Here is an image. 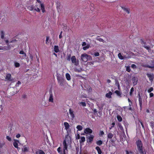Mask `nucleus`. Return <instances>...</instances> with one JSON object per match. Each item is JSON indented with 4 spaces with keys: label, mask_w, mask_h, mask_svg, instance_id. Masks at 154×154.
<instances>
[{
    "label": "nucleus",
    "mask_w": 154,
    "mask_h": 154,
    "mask_svg": "<svg viewBox=\"0 0 154 154\" xmlns=\"http://www.w3.org/2000/svg\"><path fill=\"white\" fill-rule=\"evenodd\" d=\"M58 82L59 85L61 86L63 85L64 79L61 76L58 75L57 77Z\"/></svg>",
    "instance_id": "nucleus-1"
},
{
    "label": "nucleus",
    "mask_w": 154,
    "mask_h": 154,
    "mask_svg": "<svg viewBox=\"0 0 154 154\" xmlns=\"http://www.w3.org/2000/svg\"><path fill=\"white\" fill-rule=\"evenodd\" d=\"M71 60L72 63L76 66H78L79 64V61L77 60L75 56H72L71 58Z\"/></svg>",
    "instance_id": "nucleus-2"
},
{
    "label": "nucleus",
    "mask_w": 154,
    "mask_h": 154,
    "mask_svg": "<svg viewBox=\"0 0 154 154\" xmlns=\"http://www.w3.org/2000/svg\"><path fill=\"white\" fill-rule=\"evenodd\" d=\"M87 54L84 53L82 54L81 56V58L82 61L86 62L87 61Z\"/></svg>",
    "instance_id": "nucleus-3"
},
{
    "label": "nucleus",
    "mask_w": 154,
    "mask_h": 154,
    "mask_svg": "<svg viewBox=\"0 0 154 154\" xmlns=\"http://www.w3.org/2000/svg\"><path fill=\"white\" fill-rule=\"evenodd\" d=\"M137 149L143 147L142 141L140 140H138L136 142Z\"/></svg>",
    "instance_id": "nucleus-4"
},
{
    "label": "nucleus",
    "mask_w": 154,
    "mask_h": 154,
    "mask_svg": "<svg viewBox=\"0 0 154 154\" xmlns=\"http://www.w3.org/2000/svg\"><path fill=\"white\" fill-rule=\"evenodd\" d=\"M137 149L139 152L140 154H146V151L145 149L143 148V147Z\"/></svg>",
    "instance_id": "nucleus-5"
},
{
    "label": "nucleus",
    "mask_w": 154,
    "mask_h": 154,
    "mask_svg": "<svg viewBox=\"0 0 154 154\" xmlns=\"http://www.w3.org/2000/svg\"><path fill=\"white\" fill-rule=\"evenodd\" d=\"M87 138H88L87 142L91 143L93 140L94 136L91 135L87 137Z\"/></svg>",
    "instance_id": "nucleus-6"
},
{
    "label": "nucleus",
    "mask_w": 154,
    "mask_h": 154,
    "mask_svg": "<svg viewBox=\"0 0 154 154\" xmlns=\"http://www.w3.org/2000/svg\"><path fill=\"white\" fill-rule=\"evenodd\" d=\"M14 142L13 143V145L15 147L17 148L18 149H20L18 146V143H19V141L17 140H14Z\"/></svg>",
    "instance_id": "nucleus-7"
},
{
    "label": "nucleus",
    "mask_w": 154,
    "mask_h": 154,
    "mask_svg": "<svg viewBox=\"0 0 154 154\" xmlns=\"http://www.w3.org/2000/svg\"><path fill=\"white\" fill-rule=\"evenodd\" d=\"M63 149H66L67 152H68V150L67 149L68 145L67 144L66 141L65 140H64L63 143Z\"/></svg>",
    "instance_id": "nucleus-8"
},
{
    "label": "nucleus",
    "mask_w": 154,
    "mask_h": 154,
    "mask_svg": "<svg viewBox=\"0 0 154 154\" xmlns=\"http://www.w3.org/2000/svg\"><path fill=\"white\" fill-rule=\"evenodd\" d=\"M138 81V79L137 77H134L132 79V81L134 85H136L137 84Z\"/></svg>",
    "instance_id": "nucleus-9"
},
{
    "label": "nucleus",
    "mask_w": 154,
    "mask_h": 154,
    "mask_svg": "<svg viewBox=\"0 0 154 154\" xmlns=\"http://www.w3.org/2000/svg\"><path fill=\"white\" fill-rule=\"evenodd\" d=\"M92 132V131L91 129L89 128H86L84 131V133L88 134H91Z\"/></svg>",
    "instance_id": "nucleus-10"
},
{
    "label": "nucleus",
    "mask_w": 154,
    "mask_h": 154,
    "mask_svg": "<svg viewBox=\"0 0 154 154\" xmlns=\"http://www.w3.org/2000/svg\"><path fill=\"white\" fill-rule=\"evenodd\" d=\"M53 95L51 91H50V97L49 99V101L50 102H53Z\"/></svg>",
    "instance_id": "nucleus-11"
},
{
    "label": "nucleus",
    "mask_w": 154,
    "mask_h": 154,
    "mask_svg": "<svg viewBox=\"0 0 154 154\" xmlns=\"http://www.w3.org/2000/svg\"><path fill=\"white\" fill-rule=\"evenodd\" d=\"M96 39H97V40L98 41H99L100 42H102L103 43H106V41H104L102 38H100L99 36H97L96 37Z\"/></svg>",
    "instance_id": "nucleus-12"
},
{
    "label": "nucleus",
    "mask_w": 154,
    "mask_h": 154,
    "mask_svg": "<svg viewBox=\"0 0 154 154\" xmlns=\"http://www.w3.org/2000/svg\"><path fill=\"white\" fill-rule=\"evenodd\" d=\"M122 9L126 11L128 14H129L130 13V9L129 8H126L125 7H123V6H121V7Z\"/></svg>",
    "instance_id": "nucleus-13"
},
{
    "label": "nucleus",
    "mask_w": 154,
    "mask_h": 154,
    "mask_svg": "<svg viewBox=\"0 0 154 154\" xmlns=\"http://www.w3.org/2000/svg\"><path fill=\"white\" fill-rule=\"evenodd\" d=\"M5 42H6L7 45L8 46L7 47H6V48H4V49L5 50H10L11 48V47L10 45H9L8 44V40H5Z\"/></svg>",
    "instance_id": "nucleus-14"
},
{
    "label": "nucleus",
    "mask_w": 154,
    "mask_h": 154,
    "mask_svg": "<svg viewBox=\"0 0 154 154\" xmlns=\"http://www.w3.org/2000/svg\"><path fill=\"white\" fill-rule=\"evenodd\" d=\"M11 75L10 74L8 73L6 75L5 79L8 81H12V79H11Z\"/></svg>",
    "instance_id": "nucleus-15"
},
{
    "label": "nucleus",
    "mask_w": 154,
    "mask_h": 154,
    "mask_svg": "<svg viewBox=\"0 0 154 154\" xmlns=\"http://www.w3.org/2000/svg\"><path fill=\"white\" fill-rule=\"evenodd\" d=\"M112 93L111 91H109L108 93H107L106 95V97L108 98H112L111 95Z\"/></svg>",
    "instance_id": "nucleus-16"
},
{
    "label": "nucleus",
    "mask_w": 154,
    "mask_h": 154,
    "mask_svg": "<svg viewBox=\"0 0 154 154\" xmlns=\"http://www.w3.org/2000/svg\"><path fill=\"white\" fill-rule=\"evenodd\" d=\"M69 113L71 115V117H72V119H73L74 117V111L71 110V109H69Z\"/></svg>",
    "instance_id": "nucleus-17"
},
{
    "label": "nucleus",
    "mask_w": 154,
    "mask_h": 154,
    "mask_svg": "<svg viewBox=\"0 0 154 154\" xmlns=\"http://www.w3.org/2000/svg\"><path fill=\"white\" fill-rule=\"evenodd\" d=\"M22 150L24 152H27L29 150V148L26 146H23V148L22 149Z\"/></svg>",
    "instance_id": "nucleus-18"
},
{
    "label": "nucleus",
    "mask_w": 154,
    "mask_h": 154,
    "mask_svg": "<svg viewBox=\"0 0 154 154\" xmlns=\"http://www.w3.org/2000/svg\"><path fill=\"white\" fill-rule=\"evenodd\" d=\"M64 125L65 127V129L66 130L68 129L69 128V124L67 122H65L64 123Z\"/></svg>",
    "instance_id": "nucleus-19"
},
{
    "label": "nucleus",
    "mask_w": 154,
    "mask_h": 154,
    "mask_svg": "<svg viewBox=\"0 0 154 154\" xmlns=\"http://www.w3.org/2000/svg\"><path fill=\"white\" fill-rule=\"evenodd\" d=\"M115 93L118 96L121 97V95L122 94V93H121L120 91L118 90H116L115 91Z\"/></svg>",
    "instance_id": "nucleus-20"
},
{
    "label": "nucleus",
    "mask_w": 154,
    "mask_h": 154,
    "mask_svg": "<svg viewBox=\"0 0 154 154\" xmlns=\"http://www.w3.org/2000/svg\"><path fill=\"white\" fill-rule=\"evenodd\" d=\"M36 154H45L44 152L41 150L39 149L36 152Z\"/></svg>",
    "instance_id": "nucleus-21"
},
{
    "label": "nucleus",
    "mask_w": 154,
    "mask_h": 154,
    "mask_svg": "<svg viewBox=\"0 0 154 154\" xmlns=\"http://www.w3.org/2000/svg\"><path fill=\"white\" fill-rule=\"evenodd\" d=\"M118 56L119 58L121 60H123L125 59L126 58L125 57H123L122 56L121 53H119L118 54Z\"/></svg>",
    "instance_id": "nucleus-22"
},
{
    "label": "nucleus",
    "mask_w": 154,
    "mask_h": 154,
    "mask_svg": "<svg viewBox=\"0 0 154 154\" xmlns=\"http://www.w3.org/2000/svg\"><path fill=\"white\" fill-rule=\"evenodd\" d=\"M146 67L150 68H154V60L152 62V64L151 66L147 65Z\"/></svg>",
    "instance_id": "nucleus-23"
},
{
    "label": "nucleus",
    "mask_w": 154,
    "mask_h": 154,
    "mask_svg": "<svg viewBox=\"0 0 154 154\" xmlns=\"http://www.w3.org/2000/svg\"><path fill=\"white\" fill-rule=\"evenodd\" d=\"M139 104L140 106V109H142V98H139Z\"/></svg>",
    "instance_id": "nucleus-24"
},
{
    "label": "nucleus",
    "mask_w": 154,
    "mask_h": 154,
    "mask_svg": "<svg viewBox=\"0 0 154 154\" xmlns=\"http://www.w3.org/2000/svg\"><path fill=\"white\" fill-rule=\"evenodd\" d=\"M147 75L150 81H152L153 80V77L152 75L149 74H147Z\"/></svg>",
    "instance_id": "nucleus-25"
},
{
    "label": "nucleus",
    "mask_w": 154,
    "mask_h": 154,
    "mask_svg": "<svg viewBox=\"0 0 154 154\" xmlns=\"http://www.w3.org/2000/svg\"><path fill=\"white\" fill-rule=\"evenodd\" d=\"M54 50L56 53L58 52L59 51V47L58 46L55 45L54 47Z\"/></svg>",
    "instance_id": "nucleus-26"
},
{
    "label": "nucleus",
    "mask_w": 154,
    "mask_h": 154,
    "mask_svg": "<svg viewBox=\"0 0 154 154\" xmlns=\"http://www.w3.org/2000/svg\"><path fill=\"white\" fill-rule=\"evenodd\" d=\"M96 149L98 153L99 154H101V153L102 151H101L100 148L99 147L97 146L96 147Z\"/></svg>",
    "instance_id": "nucleus-27"
},
{
    "label": "nucleus",
    "mask_w": 154,
    "mask_h": 154,
    "mask_svg": "<svg viewBox=\"0 0 154 154\" xmlns=\"http://www.w3.org/2000/svg\"><path fill=\"white\" fill-rule=\"evenodd\" d=\"M41 6L42 12L44 13L45 11L44 5L43 4L41 3Z\"/></svg>",
    "instance_id": "nucleus-28"
},
{
    "label": "nucleus",
    "mask_w": 154,
    "mask_h": 154,
    "mask_svg": "<svg viewBox=\"0 0 154 154\" xmlns=\"http://www.w3.org/2000/svg\"><path fill=\"white\" fill-rule=\"evenodd\" d=\"M143 46L146 48L147 50H148V51H150L151 49L150 48V47L149 46H146V44H144L143 45Z\"/></svg>",
    "instance_id": "nucleus-29"
},
{
    "label": "nucleus",
    "mask_w": 154,
    "mask_h": 154,
    "mask_svg": "<svg viewBox=\"0 0 154 154\" xmlns=\"http://www.w3.org/2000/svg\"><path fill=\"white\" fill-rule=\"evenodd\" d=\"M34 8L35 7H34L33 5H31L28 7V9L31 11L34 10Z\"/></svg>",
    "instance_id": "nucleus-30"
},
{
    "label": "nucleus",
    "mask_w": 154,
    "mask_h": 154,
    "mask_svg": "<svg viewBox=\"0 0 154 154\" xmlns=\"http://www.w3.org/2000/svg\"><path fill=\"white\" fill-rule=\"evenodd\" d=\"M91 46H90V45L88 44L86 46L84 47H83V49L84 50H86L88 48L90 47H91Z\"/></svg>",
    "instance_id": "nucleus-31"
},
{
    "label": "nucleus",
    "mask_w": 154,
    "mask_h": 154,
    "mask_svg": "<svg viewBox=\"0 0 154 154\" xmlns=\"http://www.w3.org/2000/svg\"><path fill=\"white\" fill-rule=\"evenodd\" d=\"M113 136L114 135L113 134H112V133H110L108 134L107 137L111 139L113 137Z\"/></svg>",
    "instance_id": "nucleus-32"
},
{
    "label": "nucleus",
    "mask_w": 154,
    "mask_h": 154,
    "mask_svg": "<svg viewBox=\"0 0 154 154\" xmlns=\"http://www.w3.org/2000/svg\"><path fill=\"white\" fill-rule=\"evenodd\" d=\"M66 76L67 80H69L70 79V76L69 73H66Z\"/></svg>",
    "instance_id": "nucleus-33"
},
{
    "label": "nucleus",
    "mask_w": 154,
    "mask_h": 154,
    "mask_svg": "<svg viewBox=\"0 0 154 154\" xmlns=\"http://www.w3.org/2000/svg\"><path fill=\"white\" fill-rule=\"evenodd\" d=\"M118 126L120 128V129L122 131H124V130L123 128V127L122 125L120 123L118 124Z\"/></svg>",
    "instance_id": "nucleus-34"
},
{
    "label": "nucleus",
    "mask_w": 154,
    "mask_h": 154,
    "mask_svg": "<svg viewBox=\"0 0 154 154\" xmlns=\"http://www.w3.org/2000/svg\"><path fill=\"white\" fill-rule=\"evenodd\" d=\"M1 37L2 39H3L4 37V33L3 31H2L0 33Z\"/></svg>",
    "instance_id": "nucleus-35"
},
{
    "label": "nucleus",
    "mask_w": 154,
    "mask_h": 154,
    "mask_svg": "<svg viewBox=\"0 0 154 154\" xmlns=\"http://www.w3.org/2000/svg\"><path fill=\"white\" fill-rule=\"evenodd\" d=\"M77 128L78 130L81 131L83 129V127L82 126L80 125H78L76 127Z\"/></svg>",
    "instance_id": "nucleus-36"
},
{
    "label": "nucleus",
    "mask_w": 154,
    "mask_h": 154,
    "mask_svg": "<svg viewBox=\"0 0 154 154\" xmlns=\"http://www.w3.org/2000/svg\"><path fill=\"white\" fill-rule=\"evenodd\" d=\"M85 141V138L84 137H81V140H80V142H84Z\"/></svg>",
    "instance_id": "nucleus-37"
},
{
    "label": "nucleus",
    "mask_w": 154,
    "mask_h": 154,
    "mask_svg": "<svg viewBox=\"0 0 154 154\" xmlns=\"http://www.w3.org/2000/svg\"><path fill=\"white\" fill-rule=\"evenodd\" d=\"M71 55L70 54H67V60L70 61V60H71Z\"/></svg>",
    "instance_id": "nucleus-38"
},
{
    "label": "nucleus",
    "mask_w": 154,
    "mask_h": 154,
    "mask_svg": "<svg viewBox=\"0 0 154 154\" xmlns=\"http://www.w3.org/2000/svg\"><path fill=\"white\" fill-rule=\"evenodd\" d=\"M104 105V103H101L100 105V106H98L99 108L100 109V110L102 109H103V107Z\"/></svg>",
    "instance_id": "nucleus-39"
},
{
    "label": "nucleus",
    "mask_w": 154,
    "mask_h": 154,
    "mask_svg": "<svg viewBox=\"0 0 154 154\" xmlns=\"http://www.w3.org/2000/svg\"><path fill=\"white\" fill-rule=\"evenodd\" d=\"M96 143L97 145L100 146L102 144L103 142L101 140H99L97 141Z\"/></svg>",
    "instance_id": "nucleus-40"
},
{
    "label": "nucleus",
    "mask_w": 154,
    "mask_h": 154,
    "mask_svg": "<svg viewBox=\"0 0 154 154\" xmlns=\"http://www.w3.org/2000/svg\"><path fill=\"white\" fill-rule=\"evenodd\" d=\"M110 143H111V144L113 146H115L116 144L115 143V140H114L113 139H111L110 140Z\"/></svg>",
    "instance_id": "nucleus-41"
},
{
    "label": "nucleus",
    "mask_w": 154,
    "mask_h": 154,
    "mask_svg": "<svg viewBox=\"0 0 154 154\" xmlns=\"http://www.w3.org/2000/svg\"><path fill=\"white\" fill-rule=\"evenodd\" d=\"M87 61L91 60H92V58L90 55L87 54Z\"/></svg>",
    "instance_id": "nucleus-42"
},
{
    "label": "nucleus",
    "mask_w": 154,
    "mask_h": 154,
    "mask_svg": "<svg viewBox=\"0 0 154 154\" xmlns=\"http://www.w3.org/2000/svg\"><path fill=\"white\" fill-rule=\"evenodd\" d=\"M117 118L119 122H121L122 120V117L119 115L117 116Z\"/></svg>",
    "instance_id": "nucleus-43"
},
{
    "label": "nucleus",
    "mask_w": 154,
    "mask_h": 154,
    "mask_svg": "<svg viewBox=\"0 0 154 154\" xmlns=\"http://www.w3.org/2000/svg\"><path fill=\"white\" fill-rule=\"evenodd\" d=\"M14 65L16 67H18L20 66V64L18 62H15L14 63Z\"/></svg>",
    "instance_id": "nucleus-44"
},
{
    "label": "nucleus",
    "mask_w": 154,
    "mask_h": 154,
    "mask_svg": "<svg viewBox=\"0 0 154 154\" xmlns=\"http://www.w3.org/2000/svg\"><path fill=\"white\" fill-rule=\"evenodd\" d=\"M49 40V37L48 36H47L46 38V44L47 45H48L49 43V42H48Z\"/></svg>",
    "instance_id": "nucleus-45"
},
{
    "label": "nucleus",
    "mask_w": 154,
    "mask_h": 154,
    "mask_svg": "<svg viewBox=\"0 0 154 154\" xmlns=\"http://www.w3.org/2000/svg\"><path fill=\"white\" fill-rule=\"evenodd\" d=\"M20 54H24V57H26V54L23 51H21L20 52Z\"/></svg>",
    "instance_id": "nucleus-46"
},
{
    "label": "nucleus",
    "mask_w": 154,
    "mask_h": 154,
    "mask_svg": "<svg viewBox=\"0 0 154 154\" xmlns=\"http://www.w3.org/2000/svg\"><path fill=\"white\" fill-rule=\"evenodd\" d=\"M6 139L9 141H11L12 140L11 138L9 136H6Z\"/></svg>",
    "instance_id": "nucleus-47"
},
{
    "label": "nucleus",
    "mask_w": 154,
    "mask_h": 154,
    "mask_svg": "<svg viewBox=\"0 0 154 154\" xmlns=\"http://www.w3.org/2000/svg\"><path fill=\"white\" fill-rule=\"evenodd\" d=\"M134 91V88L132 87L131 89L130 92V95H132V93Z\"/></svg>",
    "instance_id": "nucleus-48"
},
{
    "label": "nucleus",
    "mask_w": 154,
    "mask_h": 154,
    "mask_svg": "<svg viewBox=\"0 0 154 154\" xmlns=\"http://www.w3.org/2000/svg\"><path fill=\"white\" fill-rule=\"evenodd\" d=\"M17 41V40L15 39H11V40L10 41V43H14L16 42Z\"/></svg>",
    "instance_id": "nucleus-49"
},
{
    "label": "nucleus",
    "mask_w": 154,
    "mask_h": 154,
    "mask_svg": "<svg viewBox=\"0 0 154 154\" xmlns=\"http://www.w3.org/2000/svg\"><path fill=\"white\" fill-rule=\"evenodd\" d=\"M80 103L83 106H86V103L85 102H81Z\"/></svg>",
    "instance_id": "nucleus-50"
},
{
    "label": "nucleus",
    "mask_w": 154,
    "mask_h": 154,
    "mask_svg": "<svg viewBox=\"0 0 154 154\" xmlns=\"http://www.w3.org/2000/svg\"><path fill=\"white\" fill-rule=\"evenodd\" d=\"M153 88L152 87H151L148 90V92L149 93H150L153 90Z\"/></svg>",
    "instance_id": "nucleus-51"
},
{
    "label": "nucleus",
    "mask_w": 154,
    "mask_h": 154,
    "mask_svg": "<svg viewBox=\"0 0 154 154\" xmlns=\"http://www.w3.org/2000/svg\"><path fill=\"white\" fill-rule=\"evenodd\" d=\"M94 55L95 56V57H97V56H99V54L98 52H95L94 53Z\"/></svg>",
    "instance_id": "nucleus-52"
},
{
    "label": "nucleus",
    "mask_w": 154,
    "mask_h": 154,
    "mask_svg": "<svg viewBox=\"0 0 154 154\" xmlns=\"http://www.w3.org/2000/svg\"><path fill=\"white\" fill-rule=\"evenodd\" d=\"M126 70L128 72H130L131 71V69L129 66H128L126 68Z\"/></svg>",
    "instance_id": "nucleus-53"
},
{
    "label": "nucleus",
    "mask_w": 154,
    "mask_h": 154,
    "mask_svg": "<svg viewBox=\"0 0 154 154\" xmlns=\"http://www.w3.org/2000/svg\"><path fill=\"white\" fill-rule=\"evenodd\" d=\"M131 67L133 68H136L137 66L135 64H132L131 66Z\"/></svg>",
    "instance_id": "nucleus-54"
},
{
    "label": "nucleus",
    "mask_w": 154,
    "mask_h": 154,
    "mask_svg": "<svg viewBox=\"0 0 154 154\" xmlns=\"http://www.w3.org/2000/svg\"><path fill=\"white\" fill-rule=\"evenodd\" d=\"M34 10L38 12H39L40 11V9L38 8H34Z\"/></svg>",
    "instance_id": "nucleus-55"
},
{
    "label": "nucleus",
    "mask_w": 154,
    "mask_h": 154,
    "mask_svg": "<svg viewBox=\"0 0 154 154\" xmlns=\"http://www.w3.org/2000/svg\"><path fill=\"white\" fill-rule=\"evenodd\" d=\"M88 64L90 65H92L94 64V62H88Z\"/></svg>",
    "instance_id": "nucleus-56"
},
{
    "label": "nucleus",
    "mask_w": 154,
    "mask_h": 154,
    "mask_svg": "<svg viewBox=\"0 0 154 154\" xmlns=\"http://www.w3.org/2000/svg\"><path fill=\"white\" fill-rule=\"evenodd\" d=\"M29 58L31 59L32 60H33V56L30 54Z\"/></svg>",
    "instance_id": "nucleus-57"
},
{
    "label": "nucleus",
    "mask_w": 154,
    "mask_h": 154,
    "mask_svg": "<svg viewBox=\"0 0 154 154\" xmlns=\"http://www.w3.org/2000/svg\"><path fill=\"white\" fill-rule=\"evenodd\" d=\"M154 96V94L153 93H150L149 94L150 97H153Z\"/></svg>",
    "instance_id": "nucleus-58"
},
{
    "label": "nucleus",
    "mask_w": 154,
    "mask_h": 154,
    "mask_svg": "<svg viewBox=\"0 0 154 154\" xmlns=\"http://www.w3.org/2000/svg\"><path fill=\"white\" fill-rule=\"evenodd\" d=\"M63 154H66V153H68V152H66V149H63Z\"/></svg>",
    "instance_id": "nucleus-59"
},
{
    "label": "nucleus",
    "mask_w": 154,
    "mask_h": 154,
    "mask_svg": "<svg viewBox=\"0 0 154 154\" xmlns=\"http://www.w3.org/2000/svg\"><path fill=\"white\" fill-rule=\"evenodd\" d=\"M80 138V136L79 134H78L77 136L76 137V139H79Z\"/></svg>",
    "instance_id": "nucleus-60"
},
{
    "label": "nucleus",
    "mask_w": 154,
    "mask_h": 154,
    "mask_svg": "<svg viewBox=\"0 0 154 154\" xmlns=\"http://www.w3.org/2000/svg\"><path fill=\"white\" fill-rule=\"evenodd\" d=\"M60 4H57V9H60Z\"/></svg>",
    "instance_id": "nucleus-61"
},
{
    "label": "nucleus",
    "mask_w": 154,
    "mask_h": 154,
    "mask_svg": "<svg viewBox=\"0 0 154 154\" xmlns=\"http://www.w3.org/2000/svg\"><path fill=\"white\" fill-rule=\"evenodd\" d=\"M139 121L140 122V124H141L142 127L143 128H144V126L143 123L141 121H140V120Z\"/></svg>",
    "instance_id": "nucleus-62"
},
{
    "label": "nucleus",
    "mask_w": 154,
    "mask_h": 154,
    "mask_svg": "<svg viewBox=\"0 0 154 154\" xmlns=\"http://www.w3.org/2000/svg\"><path fill=\"white\" fill-rule=\"evenodd\" d=\"M60 149L61 148L60 147H59L57 149V151L59 153H60Z\"/></svg>",
    "instance_id": "nucleus-63"
},
{
    "label": "nucleus",
    "mask_w": 154,
    "mask_h": 154,
    "mask_svg": "<svg viewBox=\"0 0 154 154\" xmlns=\"http://www.w3.org/2000/svg\"><path fill=\"white\" fill-rule=\"evenodd\" d=\"M20 135L19 134H18L17 135H16V137L17 138H18L20 137Z\"/></svg>",
    "instance_id": "nucleus-64"
}]
</instances>
